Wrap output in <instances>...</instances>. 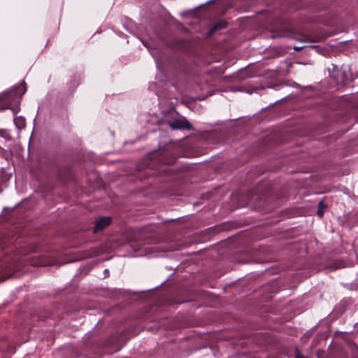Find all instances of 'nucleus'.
I'll use <instances>...</instances> for the list:
<instances>
[{"label": "nucleus", "instance_id": "1", "mask_svg": "<svg viewBox=\"0 0 358 358\" xmlns=\"http://www.w3.org/2000/svg\"><path fill=\"white\" fill-rule=\"evenodd\" d=\"M27 92V87L25 83H22L12 90V91H7L0 94V101H6L11 96L20 99Z\"/></svg>", "mask_w": 358, "mask_h": 358}, {"label": "nucleus", "instance_id": "2", "mask_svg": "<svg viewBox=\"0 0 358 358\" xmlns=\"http://www.w3.org/2000/svg\"><path fill=\"white\" fill-rule=\"evenodd\" d=\"M111 220L110 217H101L97 219L95 222V225L93 229L94 233H97L110 224Z\"/></svg>", "mask_w": 358, "mask_h": 358}, {"label": "nucleus", "instance_id": "3", "mask_svg": "<svg viewBox=\"0 0 358 358\" xmlns=\"http://www.w3.org/2000/svg\"><path fill=\"white\" fill-rule=\"evenodd\" d=\"M170 126L173 129H191L192 126L185 119H178L173 120Z\"/></svg>", "mask_w": 358, "mask_h": 358}, {"label": "nucleus", "instance_id": "4", "mask_svg": "<svg viewBox=\"0 0 358 358\" xmlns=\"http://www.w3.org/2000/svg\"><path fill=\"white\" fill-rule=\"evenodd\" d=\"M14 122L16 127L20 129L25 127V120L21 116L14 117Z\"/></svg>", "mask_w": 358, "mask_h": 358}, {"label": "nucleus", "instance_id": "5", "mask_svg": "<svg viewBox=\"0 0 358 358\" xmlns=\"http://www.w3.org/2000/svg\"><path fill=\"white\" fill-rule=\"evenodd\" d=\"M7 108H10L14 113H17L20 110V103L17 101L13 106L8 105Z\"/></svg>", "mask_w": 358, "mask_h": 358}, {"label": "nucleus", "instance_id": "6", "mask_svg": "<svg viewBox=\"0 0 358 358\" xmlns=\"http://www.w3.org/2000/svg\"><path fill=\"white\" fill-rule=\"evenodd\" d=\"M295 357L296 358H304V357L302 355H301L299 351H296Z\"/></svg>", "mask_w": 358, "mask_h": 358}, {"label": "nucleus", "instance_id": "7", "mask_svg": "<svg viewBox=\"0 0 358 358\" xmlns=\"http://www.w3.org/2000/svg\"><path fill=\"white\" fill-rule=\"evenodd\" d=\"M317 215H318L320 217H322L323 216V211H322V210L319 209V210H317Z\"/></svg>", "mask_w": 358, "mask_h": 358}, {"label": "nucleus", "instance_id": "8", "mask_svg": "<svg viewBox=\"0 0 358 358\" xmlns=\"http://www.w3.org/2000/svg\"><path fill=\"white\" fill-rule=\"evenodd\" d=\"M217 28H218V24H217L212 30V31H213L214 30H215Z\"/></svg>", "mask_w": 358, "mask_h": 358}, {"label": "nucleus", "instance_id": "9", "mask_svg": "<svg viewBox=\"0 0 358 358\" xmlns=\"http://www.w3.org/2000/svg\"><path fill=\"white\" fill-rule=\"evenodd\" d=\"M294 49L295 50H299V49H301V48L295 47Z\"/></svg>", "mask_w": 358, "mask_h": 358}, {"label": "nucleus", "instance_id": "10", "mask_svg": "<svg viewBox=\"0 0 358 358\" xmlns=\"http://www.w3.org/2000/svg\"><path fill=\"white\" fill-rule=\"evenodd\" d=\"M105 271H106V273H108V269H106Z\"/></svg>", "mask_w": 358, "mask_h": 358}, {"label": "nucleus", "instance_id": "11", "mask_svg": "<svg viewBox=\"0 0 358 358\" xmlns=\"http://www.w3.org/2000/svg\"><path fill=\"white\" fill-rule=\"evenodd\" d=\"M105 271H106V273H108V269H106Z\"/></svg>", "mask_w": 358, "mask_h": 358}]
</instances>
